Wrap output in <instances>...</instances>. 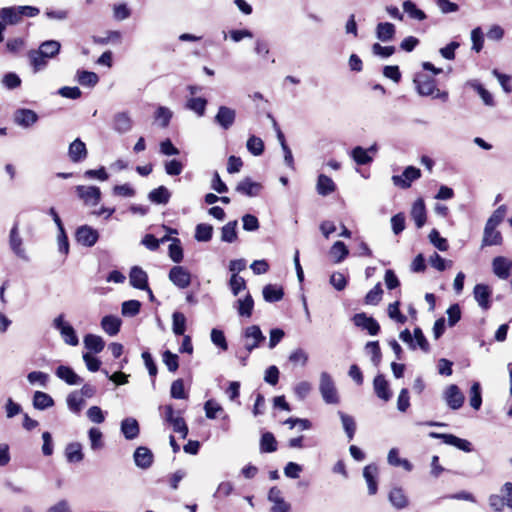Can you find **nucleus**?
Here are the masks:
<instances>
[{
	"instance_id": "f257e3e1",
	"label": "nucleus",
	"mask_w": 512,
	"mask_h": 512,
	"mask_svg": "<svg viewBox=\"0 0 512 512\" xmlns=\"http://www.w3.org/2000/svg\"><path fill=\"white\" fill-rule=\"evenodd\" d=\"M61 50V44L57 40H47L42 42L38 49L30 50L28 52V58L30 65L35 73L45 69L48 65V61L55 58Z\"/></svg>"
},
{
	"instance_id": "f03ea898",
	"label": "nucleus",
	"mask_w": 512,
	"mask_h": 512,
	"mask_svg": "<svg viewBox=\"0 0 512 512\" xmlns=\"http://www.w3.org/2000/svg\"><path fill=\"white\" fill-rule=\"evenodd\" d=\"M414 84L418 94L421 96H432L433 98L441 99L443 102L448 100V93L446 91H440L436 87L435 79L427 74H416Z\"/></svg>"
},
{
	"instance_id": "7ed1b4c3",
	"label": "nucleus",
	"mask_w": 512,
	"mask_h": 512,
	"mask_svg": "<svg viewBox=\"0 0 512 512\" xmlns=\"http://www.w3.org/2000/svg\"><path fill=\"white\" fill-rule=\"evenodd\" d=\"M161 409L164 421L173 427L174 432L180 434L181 438L185 439L189 430L184 418L181 416V411L176 412L172 405H165Z\"/></svg>"
},
{
	"instance_id": "20e7f679",
	"label": "nucleus",
	"mask_w": 512,
	"mask_h": 512,
	"mask_svg": "<svg viewBox=\"0 0 512 512\" xmlns=\"http://www.w3.org/2000/svg\"><path fill=\"white\" fill-rule=\"evenodd\" d=\"M319 391L326 404H338L340 402L334 380L327 372H321L320 374Z\"/></svg>"
},
{
	"instance_id": "39448f33",
	"label": "nucleus",
	"mask_w": 512,
	"mask_h": 512,
	"mask_svg": "<svg viewBox=\"0 0 512 512\" xmlns=\"http://www.w3.org/2000/svg\"><path fill=\"white\" fill-rule=\"evenodd\" d=\"M52 325L57 331H59L65 344L70 346H77L79 344V338L75 329L68 321L65 320L63 314L55 317Z\"/></svg>"
},
{
	"instance_id": "423d86ee",
	"label": "nucleus",
	"mask_w": 512,
	"mask_h": 512,
	"mask_svg": "<svg viewBox=\"0 0 512 512\" xmlns=\"http://www.w3.org/2000/svg\"><path fill=\"white\" fill-rule=\"evenodd\" d=\"M9 247L11 251L20 259L28 260L24 247L23 238L20 235L19 222L16 221L9 232Z\"/></svg>"
},
{
	"instance_id": "0eeeda50",
	"label": "nucleus",
	"mask_w": 512,
	"mask_h": 512,
	"mask_svg": "<svg viewBox=\"0 0 512 512\" xmlns=\"http://www.w3.org/2000/svg\"><path fill=\"white\" fill-rule=\"evenodd\" d=\"M443 399L446 405L452 410L460 409L465 401V396L455 384L448 385L443 391Z\"/></svg>"
},
{
	"instance_id": "6e6552de",
	"label": "nucleus",
	"mask_w": 512,
	"mask_h": 512,
	"mask_svg": "<svg viewBox=\"0 0 512 512\" xmlns=\"http://www.w3.org/2000/svg\"><path fill=\"white\" fill-rule=\"evenodd\" d=\"M76 194L85 205L96 206L101 200V190L96 186L78 185L75 187Z\"/></svg>"
},
{
	"instance_id": "1a4fd4ad",
	"label": "nucleus",
	"mask_w": 512,
	"mask_h": 512,
	"mask_svg": "<svg viewBox=\"0 0 512 512\" xmlns=\"http://www.w3.org/2000/svg\"><path fill=\"white\" fill-rule=\"evenodd\" d=\"M243 336L245 339L244 347L248 354H250L265 340V336L263 335L260 327L257 325L247 327L244 330Z\"/></svg>"
},
{
	"instance_id": "9d476101",
	"label": "nucleus",
	"mask_w": 512,
	"mask_h": 512,
	"mask_svg": "<svg viewBox=\"0 0 512 512\" xmlns=\"http://www.w3.org/2000/svg\"><path fill=\"white\" fill-rule=\"evenodd\" d=\"M421 177L420 169L414 166H408L403 171L402 175H393L392 182L395 186L402 189H407L411 183Z\"/></svg>"
},
{
	"instance_id": "9b49d317",
	"label": "nucleus",
	"mask_w": 512,
	"mask_h": 512,
	"mask_svg": "<svg viewBox=\"0 0 512 512\" xmlns=\"http://www.w3.org/2000/svg\"><path fill=\"white\" fill-rule=\"evenodd\" d=\"M75 238L79 244L85 247H92L97 243L99 233L89 225H82L77 228Z\"/></svg>"
},
{
	"instance_id": "f8f14e48",
	"label": "nucleus",
	"mask_w": 512,
	"mask_h": 512,
	"mask_svg": "<svg viewBox=\"0 0 512 512\" xmlns=\"http://www.w3.org/2000/svg\"><path fill=\"white\" fill-rule=\"evenodd\" d=\"M169 280L178 288L185 289L191 283V274L183 266H173L169 271Z\"/></svg>"
},
{
	"instance_id": "ddd939ff",
	"label": "nucleus",
	"mask_w": 512,
	"mask_h": 512,
	"mask_svg": "<svg viewBox=\"0 0 512 512\" xmlns=\"http://www.w3.org/2000/svg\"><path fill=\"white\" fill-rule=\"evenodd\" d=\"M236 119V111L227 106H220L214 117V122L222 129L228 130L231 128Z\"/></svg>"
},
{
	"instance_id": "4468645a",
	"label": "nucleus",
	"mask_w": 512,
	"mask_h": 512,
	"mask_svg": "<svg viewBox=\"0 0 512 512\" xmlns=\"http://www.w3.org/2000/svg\"><path fill=\"white\" fill-rule=\"evenodd\" d=\"M352 320L357 327L367 330L372 336L377 335L380 331L379 323L373 317L367 316L365 313L355 314Z\"/></svg>"
},
{
	"instance_id": "2eb2a0df",
	"label": "nucleus",
	"mask_w": 512,
	"mask_h": 512,
	"mask_svg": "<svg viewBox=\"0 0 512 512\" xmlns=\"http://www.w3.org/2000/svg\"><path fill=\"white\" fill-rule=\"evenodd\" d=\"M268 500L273 504L271 512H290L291 505L282 496L281 490L274 486L269 490Z\"/></svg>"
},
{
	"instance_id": "dca6fc26",
	"label": "nucleus",
	"mask_w": 512,
	"mask_h": 512,
	"mask_svg": "<svg viewBox=\"0 0 512 512\" xmlns=\"http://www.w3.org/2000/svg\"><path fill=\"white\" fill-rule=\"evenodd\" d=\"M129 281L132 287L139 290H149L148 275L139 266H133L129 273Z\"/></svg>"
},
{
	"instance_id": "f3484780",
	"label": "nucleus",
	"mask_w": 512,
	"mask_h": 512,
	"mask_svg": "<svg viewBox=\"0 0 512 512\" xmlns=\"http://www.w3.org/2000/svg\"><path fill=\"white\" fill-rule=\"evenodd\" d=\"M493 273L500 279H508L512 269V261L504 256H497L492 261Z\"/></svg>"
},
{
	"instance_id": "a211bd4d",
	"label": "nucleus",
	"mask_w": 512,
	"mask_h": 512,
	"mask_svg": "<svg viewBox=\"0 0 512 512\" xmlns=\"http://www.w3.org/2000/svg\"><path fill=\"white\" fill-rule=\"evenodd\" d=\"M14 122L23 127L29 128L38 120V115L30 109H17L13 115Z\"/></svg>"
},
{
	"instance_id": "6ab92c4d",
	"label": "nucleus",
	"mask_w": 512,
	"mask_h": 512,
	"mask_svg": "<svg viewBox=\"0 0 512 512\" xmlns=\"http://www.w3.org/2000/svg\"><path fill=\"white\" fill-rule=\"evenodd\" d=\"M235 190L242 195L255 197L260 194L262 185L259 182H255L251 178L246 177L237 184Z\"/></svg>"
},
{
	"instance_id": "aec40b11",
	"label": "nucleus",
	"mask_w": 512,
	"mask_h": 512,
	"mask_svg": "<svg viewBox=\"0 0 512 512\" xmlns=\"http://www.w3.org/2000/svg\"><path fill=\"white\" fill-rule=\"evenodd\" d=\"M87 155L88 151L86 145L81 139L76 138L72 143H70L68 149V156L72 162L79 163L85 160L87 158Z\"/></svg>"
},
{
	"instance_id": "412c9836",
	"label": "nucleus",
	"mask_w": 512,
	"mask_h": 512,
	"mask_svg": "<svg viewBox=\"0 0 512 512\" xmlns=\"http://www.w3.org/2000/svg\"><path fill=\"white\" fill-rule=\"evenodd\" d=\"M135 465L141 469H148L153 464L154 456L152 451L145 447H138L133 455Z\"/></svg>"
},
{
	"instance_id": "4be33fe9",
	"label": "nucleus",
	"mask_w": 512,
	"mask_h": 512,
	"mask_svg": "<svg viewBox=\"0 0 512 512\" xmlns=\"http://www.w3.org/2000/svg\"><path fill=\"white\" fill-rule=\"evenodd\" d=\"M473 294L476 302L483 310H488L491 307L490 297L492 292L488 285H475Z\"/></svg>"
},
{
	"instance_id": "5701e85b",
	"label": "nucleus",
	"mask_w": 512,
	"mask_h": 512,
	"mask_svg": "<svg viewBox=\"0 0 512 512\" xmlns=\"http://www.w3.org/2000/svg\"><path fill=\"white\" fill-rule=\"evenodd\" d=\"M378 467L375 464H369L363 469V477L368 486V493L374 495L378 490Z\"/></svg>"
},
{
	"instance_id": "b1692460",
	"label": "nucleus",
	"mask_w": 512,
	"mask_h": 512,
	"mask_svg": "<svg viewBox=\"0 0 512 512\" xmlns=\"http://www.w3.org/2000/svg\"><path fill=\"white\" fill-rule=\"evenodd\" d=\"M133 127V120L127 112H118L113 117V129L119 133L124 134L131 131Z\"/></svg>"
},
{
	"instance_id": "393cba45",
	"label": "nucleus",
	"mask_w": 512,
	"mask_h": 512,
	"mask_svg": "<svg viewBox=\"0 0 512 512\" xmlns=\"http://www.w3.org/2000/svg\"><path fill=\"white\" fill-rule=\"evenodd\" d=\"M55 375L66 382L68 385H78L82 383V378L74 370L65 365H60L55 370Z\"/></svg>"
},
{
	"instance_id": "a878e982",
	"label": "nucleus",
	"mask_w": 512,
	"mask_h": 512,
	"mask_svg": "<svg viewBox=\"0 0 512 512\" xmlns=\"http://www.w3.org/2000/svg\"><path fill=\"white\" fill-rule=\"evenodd\" d=\"M121 432L127 440H133L139 436L140 428L135 418L128 417L121 422Z\"/></svg>"
},
{
	"instance_id": "bb28decb",
	"label": "nucleus",
	"mask_w": 512,
	"mask_h": 512,
	"mask_svg": "<svg viewBox=\"0 0 512 512\" xmlns=\"http://www.w3.org/2000/svg\"><path fill=\"white\" fill-rule=\"evenodd\" d=\"M497 226L486 223L482 239V246L500 245L502 243V235L496 230Z\"/></svg>"
},
{
	"instance_id": "cd10ccee",
	"label": "nucleus",
	"mask_w": 512,
	"mask_h": 512,
	"mask_svg": "<svg viewBox=\"0 0 512 512\" xmlns=\"http://www.w3.org/2000/svg\"><path fill=\"white\" fill-rule=\"evenodd\" d=\"M101 328L109 336H115L119 333L122 321L114 315H106L101 320Z\"/></svg>"
},
{
	"instance_id": "c85d7f7f",
	"label": "nucleus",
	"mask_w": 512,
	"mask_h": 512,
	"mask_svg": "<svg viewBox=\"0 0 512 512\" xmlns=\"http://www.w3.org/2000/svg\"><path fill=\"white\" fill-rule=\"evenodd\" d=\"M238 315L240 317L250 318L254 308V300L248 293L244 298H239L235 303Z\"/></svg>"
},
{
	"instance_id": "c756f323",
	"label": "nucleus",
	"mask_w": 512,
	"mask_h": 512,
	"mask_svg": "<svg viewBox=\"0 0 512 512\" xmlns=\"http://www.w3.org/2000/svg\"><path fill=\"white\" fill-rule=\"evenodd\" d=\"M373 386H374V391H375L376 395L380 399H382L384 401L390 400L392 394L389 389V384L383 375L379 374L374 378Z\"/></svg>"
},
{
	"instance_id": "7c9ffc66",
	"label": "nucleus",
	"mask_w": 512,
	"mask_h": 512,
	"mask_svg": "<svg viewBox=\"0 0 512 512\" xmlns=\"http://www.w3.org/2000/svg\"><path fill=\"white\" fill-rule=\"evenodd\" d=\"M411 217L417 228L423 227L426 222V208L423 199H417L411 209Z\"/></svg>"
},
{
	"instance_id": "2f4dec72",
	"label": "nucleus",
	"mask_w": 512,
	"mask_h": 512,
	"mask_svg": "<svg viewBox=\"0 0 512 512\" xmlns=\"http://www.w3.org/2000/svg\"><path fill=\"white\" fill-rule=\"evenodd\" d=\"M65 457L69 463H79L84 459L82 445L79 442L69 443L65 448Z\"/></svg>"
},
{
	"instance_id": "473e14b6",
	"label": "nucleus",
	"mask_w": 512,
	"mask_h": 512,
	"mask_svg": "<svg viewBox=\"0 0 512 512\" xmlns=\"http://www.w3.org/2000/svg\"><path fill=\"white\" fill-rule=\"evenodd\" d=\"M316 190L319 195L327 196L336 190V185L330 177L320 174L317 179Z\"/></svg>"
},
{
	"instance_id": "72a5a7b5",
	"label": "nucleus",
	"mask_w": 512,
	"mask_h": 512,
	"mask_svg": "<svg viewBox=\"0 0 512 512\" xmlns=\"http://www.w3.org/2000/svg\"><path fill=\"white\" fill-rule=\"evenodd\" d=\"M262 294L266 302L273 303L278 302L283 298L284 291L280 286L268 284L263 287Z\"/></svg>"
},
{
	"instance_id": "f704fd0d",
	"label": "nucleus",
	"mask_w": 512,
	"mask_h": 512,
	"mask_svg": "<svg viewBox=\"0 0 512 512\" xmlns=\"http://www.w3.org/2000/svg\"><path fill=\"white\" fill-rule=\"evenodd\" d=\"M83 343L84 347L93 353H100L105 347L102 337L95 334H87L84 337Z\"/></svg>"
},
{
	"instance_id": "c9c22d12",
	"label": "nucleus",
	"mask_w": 512,
	"mask_h": 512,
	"mask_svg": "<svg viewBox=\"0 0 512 512\" xmlns=\"http://www.w3.org/2000/svg\"><path fill=\"white\" fill-rule=\"evenodd\" d=\"M442 440L445 444L454 446L464 452L472 451V444L468 440L459 438L453 434L442 436Z\"/></svg>"
},
{
	"instance_id": "e433bc0d",
	"label": "nucleus",
	"mask_w": 512,
	"mask_h": 512,
	"mask_svg": "<svg viewBox=\"0 0 512 512\" xmlns=\"http://www.w3.org/2000/svg\"><path fill=\"white\" fill-rule=\"evenodd\" d=\"M171 193L165 186H159L158 188L150 191L148 198L151 202L156 204H167L170 200Z\"/></svg>"
},
{
	"instance_id": "4c0bfd02",
	"label": "nucleus",
	"mask_w": 512,
	"mask_h": 512,
	"mask_svg": "<svg viewBox=\"0 0 512 512\" xmlns=\"http://www.w3.org/2000/svg\"><path fill=\"white\" fill-rule=\"evenodd\" d=\"M395 26L389 22L379 23L376 27V36L380 41L386 42L393 39Z\"/></svg>"
},
{
	"instance_id": "58836bf2",
	"label": "nucleus",
	"mask_w": 512,
	"mask_h": 512,
	"mask_svg": "<svg viewBox=\"0 0 512 512\" xmlns=\"http://www.w3.org/2000/svg\"><path fill=\"white\" fill-rule=\"evenodd\" d=\"M54 405L53 398L41 391H36L33 396V406L38 410H45L47 408H50Z\"/></svg>"
},
{
	"instance_id": "ea45409f",
	"label": "nucleus",
	"mask_w": 512,
	"mask_h": 512,
	"mask_svg": "<svg viewBox=\"0 0 512 512\" xmlns=\"http://www.w3.org/2000/svg\"><path fill=\"white\" fill-rule=\"evenodd\" d=\"M389 500L397 509H403L408 505V499L401 488H393L389 493Z\"/></svg>"
},
{
	"instance_id": "a19ab883",
	"label": "nucleus",
	"mask_w": 512,
	"mask_h": 512,
	"mask_svg": "<svg viewBox=\"0 0 512 512\" xmlns=\"http://www.w3.org/2000/svg\"><path fill=\"white\" fill-rule=\"evenodd\" d=\"M68 409L75 413L79 414L85 404V401L82 396H80L78 391L71 392L66 399Z\"/></svg>"
},
{
	"instance_id": "79ce46f5",
	"label": "nucleus",
	"mask_w": 512,
	"mask_h": 512,
	"mask_svg": "<svg viewBox=\"0 0 512 512\" xmlns=\"http://www.w3.org/2000/svg\"><path fill=\"white\" fill-rule=\"evenodd\" d=\"M403 10L404 12L411 18L418 21H423L427 18L425 12L419 9L416 4L410 0L403 2Z\"/></svg>"
},
{
	"instance_id": "37998d69",
	"label": "nucleus",
	"mask_w": 512,
	"mask_h": 512,
	"mask_svg": "<svg viewBox=\"0 0 512 512\" xmlns=\"http://www.w3.org/2000/svg\"><path fill=\"white\" fill-rule=\"evenodd\" d=\"M277 450V441L271 432H265L260 439V451L262 453H272Z\"/></svg>"
},
{
	"instance_id": "c03bdc74",
	"label": "nucleus",
	"mask_w": 512,
	"mask_h": 512,
	"mask_svg": "<svg viewBox=\"0 0 512 512\" xmlns=\"http://www.w3.org/2000/svg\"><path fill=\"white\" fill-rule=\"evenodd\" d=\"M1 19L7 24H17L21 21V16L17 7H6L0 11Z\"/></svg>"
},
{
	"instance_id": "a18cd8bd",
	"label": "nucleus",
	"mask_w": 512,
	"mask_h": 512,
	"mask_svg": "<svg viewBox=\"0 0 512 512\" xmlns=\"http://www.w3.org/2000/svg\"><path fill=\"white\" fill-rule=\"evenodd\" d=\"M207 100L202 97H193L187 100L186 108L195 112L199 117L205 114Z\"/></svg>"
},
{
	"instance_id": "49530a36",
	"label": "nucleus",
	"mask_w": 512,
	"mask_h": 512,
	"mask_svg": "<svg viewBox=\"0 0 512 512\" xmlns=\"http://www.w3.org/2000/svg\"><path fill=\"white\" fill-rule=\"evenodd\" d=\"M213 227L210 224L200 223L195 228V239L198 242H208L212 239Z\"/></svg>"
},
{
	"instance_id": "de8ad7c7",
	"label": "nucleus",
	"mask_w": 512,
	"mask_h": 512,
	"mask_svg": "<svg viewBox=\"0 0 512 512\" xmlns=\"http://www.w3.org/2000/svg\"><path fill=\"white\" fill-rule=\"evenodd\" d=\"M338 414L340 416L342 426H343V429L348 437V440L351 441L353 439V437L355 435V431H356L355 420L352 416L347 415L341 411H339Z\"/></svg>"
},
{
	"instance_id": "09e8293b",
	"label": "nucleus",
	"mask_w": 512,
	"mask_h": 512,
	"mask_svg": "<svg viewBox=\"0 0 512 512\" xmlns=\"http://www.w3.org/2000/svg\"><path fill=\"white\" fill-rule=\"evenodd\" d=\"M237 221H230L221 229V240L227 243H233L237 239Z\"/></svg>"
},
{
	"instance_id": "8fccbe9b",
	"label": "nucleus",
	"mask_w": 512,
	"mask_h": 512,
	"mask_svg": "<svg viewBox=\"0 0 512 512\" xmlns=\"http://www.w3.org/2000/svg\"><path fill=\"white\" fill-rule=\"evenodd\" d=\"M90 447L93 451L101 450L104 447L103 434L99 428L92 427L88 431Z\"/></svg>"
},
{
	"instance_id": "3c124183",
	"label": "nucleus",
	"mask_w": 512,
	"mask_h": 512,
	"mask_svg": "<svg viewBox=\"0 0 512 512\" xmlns=\"http://www.w3.org/2000/svg\"><path fill=\"white\" fill-rule=\"evenodd\" d=\"M170 259L175 263H180L183 260V249L180 239L171 238V243L168 248Z\"/></svg>"
},
{
	"instance_id": "603ef678",
	"label": "nucleus",
	"mask_w": 512,
	"mask_h": 512,
	"mask_svg": "<svg viewBox=\"0 0 512 512\" xmlns=\"http://www.w3.org/2000/svg\"><path fill=\"white\" fill-rule=\"evenodd\" d=\"M351 157L358 165H366L373 161V156L368 154V151L361 146L353 148Z\"/></svg>"
},
{
	"instance_id": "864d4df0",
	"label": "nucleus",
	"mask_w": 512,
	"mask_h": 512,
	"mask_svg": "<svg viewBox=\"0 0 512 512\" xmlns=\"http://www.w3.org/2000/svg\"><path fill=\"white\" fill-rule=\"evenodd\" d=\"M172 330L175 335H184L186 330V317L181 312H174L172 315Z\"/></svg>"
},
{
	"instance_id": "5fc2aeb1",
	"label": "nucleus",
	"mask_w": 512,
	"mask_h": 512,
	"mask_svg": "<svg viewBox=\"0 0 512 512\" xmlns=\"http://www.w3.org/2000/svg\"><path fill=\"white\" fill-rule=\"evenodd\" d=\"M348 254V248L342 241H336L330 249V255L336 263L342 262Z\"/></svg>"
},
{
	"instance_id": "6e6d98bb",
	"label": "nucleus",
	"mask_w": 512,
	"mask_h": 512,
	"mask_svg": "<svg viewBox=\"0 0 512 512\" xmlns=\"http://www.w3.org/2000/svg\"><path fill=\"white\" fill-rule=\"evenodd\" d=\"M489 504L495 512H502L505 506L512 508V498H506L500 495H491Z\"/></svg>"
},
{
	"instance_id": "4d7b16f0",
	"label": "nucleus",
	"mask_w": 512,
	"mask_h": 512,
	"mask_svg": "<svg viewBox=\"0 0 512 512\" xmlns=\"http://www.w3.org/2000/svg\"><path fill=\"white\" fill-rule=\"evenodd\" d=\"M247 150L254 156H260L264 152V142L261 138L252 135L246 143Z\"/></svg>"
},
{
	"instance_id": "13d9d810",
	"label": "nucleus",
	"mask_w": 512,
	"mask_h": 512,
	"mask_svg": "<svg viewBox=\"0 0 512 512\" xmlns=\"http://www.w3.org/2000/svg\"><path fill=\"white\" fill-rule=\"evenodd\" d=\"M365 351L371 356V361L378 366L382 360V353L378 341H370L365 345Z\"/></svg>"
},
{
	"instance_id": "bf43d9fd",
	"label": "nucleus",
	"mask_w": 512,
	"mask_h": 512,
	"mask_svg": "<svg viewBox=\"0 0 512 512\" xmlns=\"http://www.w3.org/2000/svg\"><path fill=\"white\" fill-rule=\"evenodd\" d=\"M470 406L479 410L482 405L481 386L479 382H474L470 388Z\"/></svg>"
},
{
	"instance_id": "052dcab7",
	"label": "nucleus",
	"mask_w": 512,
	"mask_h": 512,
	"mask_svg": "<svg viewBox=\"0 0 512 512\" xmlns=\"http://www.w3.org/2000/svg\"><path fill=\"white\" fill-rule=\"evenodd\" d=\"M77 80L82 86L94 87L99 77L96 73L90 71H79L77 73Z\"/></svg>"
},
{
	"instance_id": "680f3d73",
	"label": "nucleus",
	"mask_w": 512,
	"mask_h": 512,
	"mask_svg": "<svg viewBox=\"0 0 512 512\" xmlns=\"http://www.w3.org/2000/svg\"><path fill=\"white\" fill-rule=\"evenodd\" d=\"M141 303L138 300H128L122 303L121 313L126 317H133L140 311Z\"/></svg>"
},
{
	"instance_id": "e2e57ef3",
	"label": "nucleus",
	"mask_w": 512,
	"mask_h": 512,
	"mask_svg": "<svg viewBox=\"0 0 512 512\" xmlns=\"http://www.w3.org/2000/svg\"><path fill=\"white\" fill-rule=\"evenodd\" d=\"M471 87L477 91L485 105L489 107L495 106V101L492 94L488 90H486L480 83L473 82L471 83Z\"/></svg>"
},
{
	"instance_id": "0e129e2a",
	"label": "nucleus",
	"mask_w": 512,
	"mask_h": 512,
	"mask_svg": "<svg viewBox=\"0 0 512 512\" xmlns=\"http://www.w3.org/2000/svg\"><path fill=\"white\" fill-rule=\"evenodd\" d=\"M211 341L212 343L220 348L222 351H226L228 349V344L226 341V337L224 335V332L220 329L213 328L211 330Z\"/></svg>"
},
{
	"instance_id": "69168bd1",
	"label": "nucleus",
	"mask_w": 512,
	"mask_h": 512,
	"mask_svg": "<svg viewBox=\"0 0 512 512\" xmlns=\"http://www.w3.org/2000/svg\"><path fill=\"white\" fill-rule=\"evenodd\" d=\"M172 116V111L164 106H159L155 112V119L160 122V125L163 128L169 125Z\"/></svg>"
},
{
	"instance_id": "338daca9",
	"label": "nucleus",
	"mask_w": 512,
	"mask_h": 512,
	"mask_svg": "<svg viewBox=\"0 0 512 512\" xmlns=\"http://www.w3.org/2000/svg\"><path fill=\"white\" fill-rule=\"evenodd\" d=\"M383 290L381 284H376L365 296V303L368 305H377L382 299Z\"/></svg>"
},
{
	"instance_id": "774afa93",
	"label": "nucleus",
	"mask_w": 512,
	"mask_h": 512,
	"mask_svg": "<svg viewBox=\"0 0 512 512\" xmlns=\"http://www.w3.org/2000/svg\"><path fill=\"white\" fill-rule=\"evenodd\" d=\"M229 287L234 296H237L242 290L246 289V281L237 274H232L229 280Z\"/></svg>"
}]
</instances>
